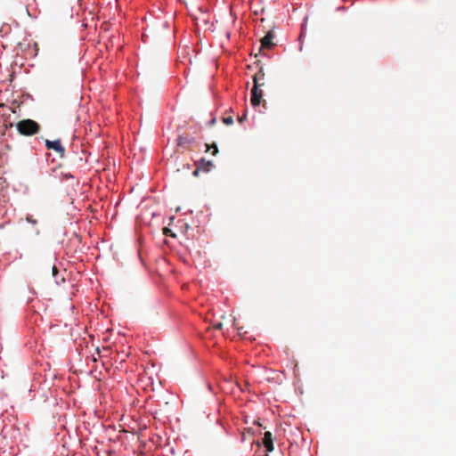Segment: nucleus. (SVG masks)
I'll list each match as a JSON object with an SVG mask.
<instances>
[{
    "label": "nucleus",
    "mask_w": 456,
    "mask_h": 456,
    "mask_svg": "<svg viewBox=\"0 0 456 456\" xmlns=\"http://www.w3.org/2000/svg\"><path fill=\"white\" fill-rule=\"evenodd\" d=\"M193 142V139L187 135H180L177 138V145L178 146H185L191 144Z\"/></svg>",
    "instance_id": "7"
},
{
    "label": "nucleus",
    "mask_w": 456,
    "mask_h": 456,
    "mask_svg": "<svg viewBox=\"0 0 456 456\" xmlns=\"http://www.w3.org/2000/svg\"><path fill=\"white\" fill-rule=\"evenodd\" d=\"M247 118L246 114L238 117V122L242 123Z\"/></svg>",
    "instance_id": "10"
},
{
    "label": "nucleus",
    "mask_w": 456,
    "mask_h": 456,
    "mask_svg": "<svg viewBox=\"0 0 456 456\" xmlns=\"http://www.w3.org/2000/svg\"><path fill=\"white\" fill-rule=\"evenodd\" d=\"M256 446H257V447H260V446H261V444H260V442H258V441H257V442H256Z\"/></svg>",
    "instance_id": "15"
},
{
    "label": "nucleus",
    "mask_w": 456,
    "mask_h": 456,
    "mask_svg": "<svg viewBox=\"0 0 456 456\" xmlns=\"http://www.w3.org/2000/svg\"><path fill=\"white\" fill-rule=\"evenodd\" d=\"M164 234H166V235H169V234L173 235V234L171 233V230H170V229H168V228H167V227H166V228H164Z\"/></svg>",
    "instance_id": "12"
},
{
    "label": "nucleus",
    "mask_w": 456,
    "mask_h": 456,
    "mask_svg": "<svg viewBox=\"0 0 456 456\" xmlns=\"http://www.w3.org/2000/svg\"><path fill=\"white\" fill-rule=\"evenodd\" d=\"M254 423H255V424H257L258 426H261V424L259 423V421L255 420V421H254Z\"/></svg>",
    "instance_id": "17"
},
{
    "label": "nucleus",
    "mask_w": 456,
    "mask_h": 456,
    "mask_svg": "<svg viewBox=\"0 0 456 456\" xmlns=\"http://www.w3.org/2000/svg\"><path fill=\"white\" fill-rule=\"evenodd\" d=\"M15 127L20 135L32 136L40 132V125L33 119H22L16 123Z\"/></svg>",
    "instance_id": "2"
},
{
    "label": "nucleus",
    "mask_w": 456,
    "mask_h": 456,
    "mask_svg": "<svg viewBox=\"0 0 456 456\" xmlns=\"http://www.w3.org/2000/svg\"><path fill=\"white\" fill-rule=\"evenodd\" d=\"M274 38V34L272 31H269L262 39H261V49H271L275 44L273 42Z\"/></svg>",
    "instance_id": "5"
},
{
    "label": "nucleus",
    "mask_w": 456,
    "mask_h": 456,
    "mask_svg": "<svg viewBox=\"0 0 456 456\" xmlns=\"http://www.w3.org/2000/svg\"><path fill=\"white\" fill-rule=\"evenodd\" d=\"M212 148H214V151L212 152L213 155H216L218 152V149L216 144L212 145Z\"/></svg>",
    "instance_id": "13"
},
{
    "label": "nucleus",
    "mask_w": 456,
    "mask_h": 456,
    "mask_svg": "<svg viewBox=\"0 0 456 456\" xmlns=\"http://www.w3.org/2000/svg\"><path fill=\"white\" fill-rule=\"evenodd\" d=\"M52 270H53V274H55L57 273V268L55 265H53Z\"/></svg>",
    "instance_id": "14"
},
{
    "label": "nucleus",
    "mask_w": 456,
    "mask_h": 456,
    "mask_svg": "<svg viewBox=\"0 0 456 456\" xmlns=\"http://www.w3.org/2000/svg\"><path fill=\"white\" fill-rule=\"evenodd\" d=\"M26 220H27L28 223H31V224H37V220L33 219V217H32L31 216H27Z\"/></svg>",
    "instance_id": "9"
},
{
    "label": "nucleus",
    "mask_w": 456,
    "mask_h": 456,
    "mask_svg": "<svg viewBox=\"0 0 456 456\" xmlns=\"http://www.w3.org/2000/svg\"><path fill=\"white\" fill-rule=\"evenodd\" d=\"M264 456H268V454L266 453V454H265Z\"/></svg>",
    "instance_id": "20"
},
{
    "label": "nucleus",
    "mask_w": 456,
    "mask_h": 456,
    "mask_svg": "<svg viewBox=\"0 0 456 456\" xmlns=\"http://www.w3.org/2000/svg\"><path fill=\"white\" fill-rule=\"evenodd\" d=\"M12 123H10V124L6 125V127H7V128H8V127H12Z\"/></svg>",
    "instance_id": "16"
},
{
    "label": "nucleus",
    "mask_w": 456,
    "mask_h": 456,
    "mask_svg": "<svg viewBox=\"0 0 456 456\" xmlns=\"http://www.w3.org/2000/svg\"><path fill=\"white\" fill-rule=\"evenodd\" d=\"M45 146L48 150H53L54 151H56L61 158L64 157L65 149L61 145L60 140H55V141L45 140Z\"/></svg>",
    "instance_id": "3"
},
{
    "label": "nucleus",
    "mask_w": 456,
    "mask_h": 456,
    "mask_svg": "<svg viewBox=\"0 0 456 456\" xmlns=\"http://www.w3.org/2000/svg\"><path fill=\"white\" fill-rule=\"evenodd\" d=\"M207 146V151H208L210 149V146L208 144H206Z\"/></svg>",
    "instance_id": "19"
},
{
    "label": "nucleus",
    "mask_w": 456,
    "mask_h": 456,
    "mask_svg": "<svg viewBox=\"0 0 456 456\" xmlns=\"http://www.w3.org/2000/svg\"><path fill=\"white\" fill-rule=\"evenodd\" d=\"M5 105L4 103H0V108H4Z\"/></svg>",
    "instance_id": "18"
},
{
    "label": "nucleus",
    "mask_w": 456,
    "mask_h": 456,
    "mask_svg": "<svg viewBox=\"0 0 456 456\" xmlns=\"http://www.w3.org/2000/svg\"><path fill=\"white\" fill-rule=\"evenodd\" d=\"M213 167V162L210 160H206L204 159H201L199 163L197 168L193 171L192 175L194 176H197L199 175L200 171H205L208 172Z\"/></svg>",
    "instance_id": "4"
},
{
    "label": "nucleus",
    "mask_w": 456,
    "mask_h": 456,
    "mask_svg": "<svg viewBox=\"0 0 456 456\" xmlns=\"http://www.w3.org/2000/svg\"><path fill=\"white\" fill-rule=\"evenodd\" d=\"M222 328H223L222 322H217L214 325V329H216V330H222Z\"/></svg>",
    "instance_id": "11"
},
{
    "label": "nucleus",
    "mask_w": 456,
    "mask_h": 456,
    "mask_svg": "<svg viewBox=\"0 0 456 456\" xmlns=\"http://www.w3.org/2000/svg\"><path fill=\"white\" fill-rule=\"evenodd\" d=\"M223 122L227 125V126H230L233 123V118L231 116H228V117H224L223 118Z\"/></svg>",
    "instance_id": "8"
},
{
    "label": "nucleus",
    "mask_w": 456,
    "mask_h": 456,
    "mask_svg": "<svg viewBox=\"0 0 456 456\" xmlns=\"http://www.w3.org/2000/svg\"><path fill=\"white\" fill-rule=\"evenodd\" d=\"M263 444L265 447L267 452H272L274 449L273 436L270 431H266L264 435Z\"/></svg>",
    "instance_id": "6"
},
{
    "label": "nucleus",
    "mask_w": 456,
    "mask_h": 456,
    "mask_svg": "<svg viewBox=\"0 0 456 456\" xmlns=\"http://www.w3.org/2000/svg\"><path fill=\"white\" fill-rule=\"evenodd\" d=\"M265 72L261 69L253 77L254 86L251 90V104L256 107L261 102L263 91L261 86L265 85Z\"/></svg>",
    "instance_id": "1"
}]
</instances>
